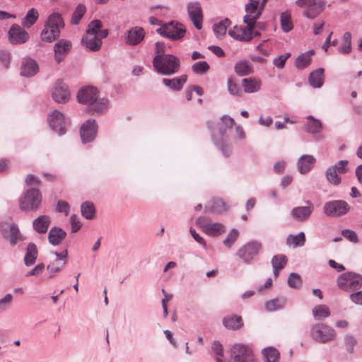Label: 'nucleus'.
Instances as JSON below:
<instances>
[{
  "label": "nucleus",
  "mask_w": 362,
  "mask_h": 362,
  "mask_svg": "<svg viewBox=\"0 0 362 362\" xmlns=\"http://www.w3.org/2000/svg\"><path fill=\"white\" fill-rule=\"evenodd\" d=\"M79 103L88 105V110L93 115H100L107 107L108 100L99 98V91L97 88L88 86L81 88L76 95Z\"/></svg>",
  "instance_id": "nucleus-1"
},
{
  "label": "nucleus",
  "mask_w": 362,
  "mask_h": 362,
  "mask_svg": "<svg viewBox=\"0 0 362 362\" xmlns=\"http://www.w3.org/2000/svg\"><path fill=\"white\" fill-rule=\"evenodd\" d=\"M64 25L63 18L59 13L50 14L40 33L41 40L46 42H52L59 37L61 29L64 28Z\"/></svg>",
  "instance_id": "nucleus-2"
},
{
  "label": "nucleus",
  "mask_w": 362,
  "mask_h": 362,
  "mask_svg": "<svg viewBox=\"0 0 362 362\" xmlns=\"http://www.w3.org/2000/svg\"><path fill=\"white\" fill-rule=\"evenodd\" d=\"M152 63L155 71L164 76L173 75L180 68L179 58L173 54L155 55Z\"/></svg>",
  "instance_id": "nucleus-3"
},
{
  "label": "nucleus",
  "mask_w": 362,
  "mask_h": 362,
  "mask_svg": "<svg viewBox=\"0 0 362 362\" xmlns=\"http://www.w3.org/2000/svg\"><path fill=\"white\" fill-rule=\"evenodd\" d=\"M42 202V194L38 189L30 188L26 190L19 200L20 209L23 211H37Z\"/></svg>",
  "instance_id": "nucleus-4"
},
{
  "label": "nucleus",
  "mask_w": 362,
  "mask_h": 362,
  "mask_svg": "<svg viewBox=\"0 0 362 362\" xmlns=\"http://www.w3.org/2000/svg\"><path fill=\"white\" fill-rule=\"evenodd\" d=\"M337 283L339 289L354 292L362 287V276L352 272H345L338 276Z\"/></svg>",
  "instance_id": "nucleus-5"
},
{
  "label": "nucleus",
  "mask_w": 362,
  "mask_h": 362,
  "mask_svg": "<svg viewBox=\"0 0 362 362\" xmlns=\"http://www.w3.org/2000/svg\"><path fill=\"white\" fill-rule=\"evenodd\" d=\"M310 337L316 342L326 344L336 338L335 330L325 323H316L311 326Z\"/></svg>",
  "instance_id": "nucleus-6"
},
{
  "label": "nucleus",
  "mask_w": 362,
  "mask_h": 362,
  "mask_svg": "<svg viewBox=\"0 0 362 362\" xmlns=\"http://www.w3.org/2000/svg\"><path fill=\"white\" fill-rule=\"evenodd\" d=\"M207 124L211 130L213 141L214 139L221 141L225 140L227 130L235 125V122L232 117L223 115L221 117L220 122L217 123L208 122Z\"/></svg>",
  "instance_id": "nucleus-7"
},
{
  "label": "nucleus",
  "mask_w": 362,
  "mask_h": 362,
  "mask_svg": "<svg viewBox=\"0 0 362 362\" xmlns=\"http://www.w3.org/2000/svg\"><path fill=\"white\" fill-rule=\"evenodd\" d=\"M160 35L172 40L182 39L186 33V29L182 24L178 21H172L168 23L163 24L156 30Z\"/></svg>",
  "instance_id": "nucleus-8"
},
{
  "label": "nucleus",
  "mask_w": 362,
  "mask_h": 362,
  "mask_svg": "<svg viewBox=\"0 0 362 362\" xmlns=\"http://www.w3.org/2000/svg\"><path fill=\"white\" fill-rule=\"evenodd\" d=\"M232 362H257L251 348L247 345L238 344L231 349ZM216 362H223L217 358Z\"/></svg>",
  "instance_id": "nucleus-9"
},
{
  "label": "nucleus",
  "mask_w": 362,
  "mask_h": 362,
  "mask_svg": "<svg viewBox=\"0 0 362 362\" xmlns=\"http://www.w3.org/2000/svg\"><path fill=\"white\" fill-rule=\"evenodd\" d=\"M47 121L50 129L59 136L66 134L69 121L65 118L62 112L58 110L52 111L48 115Z\"/></svg>",
  "instance_id": "nucleus-10"
},
{
  "label": "nucleus",
  "mask_w": 362,
  "mask_h": 362,
  "mask_svg": "<svg viewBox=\"0 0 362 362\" xmlns=\"http://www.w3.org/2000/svg\"><path fill=\"white\" fill-rule=\"evenodd\" d=\"M262 249V244L256 240L250 241L237 251V256L245 264H250Z\"/></svg>",
  "instance_id": "nucleus-11"
},
{
  "label": "nucleus",
  "mask_w": 362,
  "mask_h": 362,
  "mask_svg": "<svg viewBox=\"0 0 362 362\" xmlns=\"http://www.w3.org/2000/svg\"><path fill=\"white\" fill-rule=\"evenodd\" d=\"M0 230L3 238L9 241L11 246L16 245L18 240H23L18 226L13 222L0 223Z\"/></svg>",
  "instance_id": "nucleus-12"
},
{
  "label": "nucleus",
  "mask_w": 362,
  "mask_h": 362,
  "mask_svg": "<svg viewBox=\"0 0 362 362\" xmlns=\"http://www.w3.org/2000/svg\"><path fill=\"white\" fill-rule=\"evenodd\" d=\"M350 207L344 200H333L326 202L323 206V211L327 216L337 217L346 214Z\"/></svg>",
  "instance_id": "nucleus-13"
},
{
  "label": "nucleus",
  "mask_w": 362,
  "mask_h": 362,
  "mask_svg": "<svg viewBox=\"0 0 362 362\" xmlns=\"http://www.w3.org/2000/svg\"><path fill=\"white\" fill-rule=\"evenodd\" d=\"M8 39L12 45H22L30 39L29 33L18 24H13L8 32Z\"/></svg>",
  "instance_id": "nucleus-14"
},
{
  "label": "nucleus",
  "mask_w": 362,
  "mask_h": 362,
  "mask_svg": "<svg viewBox=\"0 0 362 362\" xmlns=\"http://www.w3.org/2000/svg\"><path fill=\"white\" fill-rule=\"evenodd\" d=\"M305 206L293 207L291 211V217L300 222L308 221L315 210L314 204L310 200H305Z\"/></svg>",
  "instance_id": "nucleus-15"
},
{
  "label": "nucleus",
  "mask_w": 362,
  "mask_h": 362,
  "mask_svg": "<svg viewBox=\"0 0 362 362\" xmlns=\"http://www.w3.org/2000/svg\"><path fill=\"white\" fill-rule=\"evenodd\" d=\"M72 49V43L66 39H59L54 45V59L57 64H60L67 57Z\"/></svg>",
  "instance_id": "nucleus-16"
},
{
  "label": "nucleus",
  "mask_w": 362,
  "mask_h": 362,
  "mask_svg": "<svg viewBox=\"0 0 362 362\" xmlns=\"http://www.w3.org/2000/svg\"><path fill=\"white\" fill-rule=\"evenodd\" d=\"M98 125L95 119L86 120L80 128V136L83 144L91 142L96 136Z\"/></svg>",
  "instance_id": "nucleus-17"
},
{
  "label": "nucleus",
  "mask_w": 362,
  "mask_h": 362,
  "mask_svg": "<svg viewBox=\"0 0 362 362\" xmlns=\"http://www.w3.org/2000/svg\"><path fill=\"white\" fill-rule=\"evenodd\" d=\"M187 12L190 20L197 30L202 28L203 15L201 4L199 1L190 2L187 4Z\"/></svg>",
  "instance_id": "nucleus-18"
},
{
  "label": "nucleus",
  "mask_w": 362,
  "mask_h": 362,
  "mask_svg": "<svg viewBox=\"0 0 362 362\" xmlns=\"http://www.w3.org/2000/svg\"><path fill=\"white\" fill-rule=\"evenodd\" d=\"M52 96L57 103H66L69 101L70 93L67 85L58 80L53 88Z\"/></svg>",
  "instance_id": "nucleus-19"
},
{
  "label": "nucleus",
  "mask_w": 362,
  "mask_h": 362,
  "mask_svg": "<svg viewBox=\"0 0 362 362\" xmlns=\"http://www.w3.org/2000/svg\"><path fill=\"white\" fill-rule=\"evenodd\" d=\"M39 71V66L36 61L30 57H25L22 60L21 66V75L25 77H32Z\"/></svg>",
  "instance_id": "nucleus-20"
},
{
  "label": "nucleus",
  "mask_w": 362,
  "mask_h": 362,
  "mask_svg": "<svg viewBox=\"0 0 362 362\" xmlns=\"http://www.w3.org/2000/svg\"><path fill=\"white\" fill-rule=\"evenodd\" d=\"M125 42L129 45L134 46L139 44L144 38V30L141 27H134L126 33Z\"/></svg>",
  "instance_id": "nucleus-21"
},
{
  "label": "nucleus",
  "mask_w": 362,
  "mask_h": 362,
  "mask_svg": "<svg viewBox=\"0 0 362 362\" xmlns=\"http://www.w3.org/2000/svg\"><path fill=\"white\" fill-rule=\"evenodd\" d=\"M187 76L183 74L179 77L173 78H163L162 79V83L164 86L173 91H180L182 89L183 86L187 82Z\"/></svg>",
  "instance_id": "nucleus-22"
},
{
  "label": "nucleus",
  "mask_w": 362,
  "mask_h": 362,
  "mask_svg": "<svg viewBox=\"0 0 362 362\" xmlns=\"http://www.w3.org/2000/svg\"><path fill=\"white\" fill-rule=\"evenodd\" d=\"M315 158L311 155L301 156L297 162L298 170L300 174H306L313 168Z\"/></svg>",
  "instance_id": "nucleus-23"
},
{
  "label": "nucleus",
  "mask_w": 362,
  "mask_h": 362,
  "mask_svg": "<svg viewBox=\"0 0 362 362\" xmlns=\"http://www.w3.org/2000/svg\"><path fill=\"white\" fill-rule=\"evenodd\" d=\"M66 233L62 228L57 226L51 228L48 233L47 239L49 243L54 245H59L65 239Z\"/></svg>",
  "instance_id": "nucleus-24"
},
{
  "label": "nucleus",
  "mask_w": 362,
  "mask_h": 362,
  "mask_svg": "<svg viewBox=\"0 0 362 362\" xmlns=\"http://www.w3.org/2000/svg\"><path fill=\"white\" fill-rule=\"evenodd\" d=\"M223 325L226 329L238 330L243 326V321L241 316L232 314L223 318Z\"/></svg>",
  "instance_id": "nucleus-25"
},
{
  "label": "nucleus",
  "mask_w": 362,
  "mask_h": 362,
  "mask_svg": "<svg viewBox=\"0 0 362 362\" xmlns=\"http://www.w3.org/2000/svg\"><path fill=\"white\" fill-rule=\"evenodd\" d=\"M51 223V218L47 215H42L33 222V229L39 234L47 233Z\"/></svg>",
  "instance_id": "nucleus-26"
},
{
  "label": "nucleus",
  "mask_w": 362,
  "mask_h": 362,
  "mask_svg": "<svg viewBox=\"0 0 362 362\" xmlns=\"http://www.w3.org/2000/svg\"><path fill=\"white\" fill-rule=\"evenodd\" d=\"M81 43L93 52L98 51L102 45V40L97 35L86 34L81 39Z\"/></svg>",
  "instance_id": "nucleus-27"
},
{
  "label": "nucleus",
  "mask_w": 362,
  "mask_h": 362,
  "mask_svg": "<svg viewBox=\"0 0 362 362\" xmlns=\"http://www.w3.org/2000/svg\"><path fill=\"white\" fill-rule=\"evenodd\" d=\"M226 211L227 206L221 198H214L208 205L205 206V212L221 214Z\"/></svg>",
  "instance_id": "nucleus-28"
},
{
  "label": "nucleus",
  "mask_w": 362,
  "mask_h": 362,
  "mask_svg": "<svg viewBox=\"0 0 362 362\" xmlns=\"http://www.w3.org/2000/svg\"><path fill=\"white\" fill-rule=\"evenodd\" d=\"M262 81L257 78H245L242 80V86L247 93H253L261 88Z\"/></svg>",
  "instance_id": "nucleus-29"
},
{
  "label": "nucleus",
  "mask_w": 362,
  "mask_h": 362,
  "mask_svg": "<svg viewBox=\"0 0 362 362\" xmlns=\"http://www.w3.org/2000/svg\"><path fill=\"white\" fill-rule=\"evenodd\" d=\"M38 255V250L34 243H29L26 247L25 254L24 257V264L27 267L32 266L35 264Z\"/></svg>",
  "instance_id": "nucleus-30"
},
{
  "label": "nucleus",
  "mask_w": 362,
  "mask_h": 362,
  "mask_svg": "<svg viewBox=\"0 0 362 362\" xmlns=\"http://www.w3.org/2000/svg\"><path fill=\"white\" fill-rule=\"evenodd\" d=\"M308 81L312 87L321 88L324 83V69L318 68L310 72Z\"/></svg>",
  "instance_id": "nucleus-31"
},
{
  "label": "nucleus",
  "mask_w": 362,
  "mask_h": 362,
  "mask_svg": "<svg viewBox=\"0 0 362 362\" xmlns=\"http://www.w3.org/2000/svg\"><path fill=\"white\" fill-rule=\"evenodd\" d=\"M287 303V298L284 296H280L269 300L265 303V309L268 312H275L283 309Z\"/></svg>",
  "instance_id": "nucleus-32"
},
{
  "label": "nucleus",
  "mask_w": 362,
  "mask_h": 362,
  "mask_svg": "<svg viewBox=\"0 0 362 362\" xmlns=\"http://www.w3.org/2000/svg\"><path fill=\"white\" fill-rule=\"evenodd\" d=\"M307 119L309 120L308 122L303 125V129L310 134H317L321 132L322 129V124L319 119H315L312 115H308Z\"/></svg>",
  "instance_id": "nucleus-33"
},
{
  "label": "nucleus",
  "mask_w": 362,
  "mask_h": 362,
  "mask_svg": "<svg viewBox=\"0 0 362 362\" xmlns=\"http://www.w3.org/2000/svg\"><path fill=\"white\" fill-rule=\"evenodd\" d=\"M235 72L240 76L250 75L253 72L252 64L247 60H240L238 62L234 67Z\"/></svg>",
  "instance_id": "nucleus-34"
},
{
  "label": "nucleus",
  "mask_w": 362,
  "mask_h": 362,
  "mask_svg": "<svg viewBox=\"0 0 362 362\" xmlns=\"http://www.w3.org/2000/svg\"><path fill=\"white\" fill-rule=\"evenodd\" d=\"M39 13L37 9L32 8L25 14V17L22 19L21 25L23 28H30L37 21Z\"/></svg>",
  "instance_id": "nucleus-35"
},
{
  "label": "nucleus",
  "mask_w": 362,
  "mask_h": 362,
  "mask_svg": "<svg viewBox=\"0 0 362 362\" xmlns=\"http://www.w3.org/2000/svg\"><path fill=\"white\" fill-rule=\"evenodd\" d=\"M262 354L264 362H279L280 354L276 349L274 347H267L262 349Z\"/></svg>",
  "instance_id": "nucleus-36"
},
{
  "label": "nucleus",
  "mask_w": 362,
  "mask_h": 362,
  "mask_svg": "<svg viewBox=\"0 0 362 362\" xmlns=\"http://www.w3.org/2000/svg\"><path fill=\"white\" fill-rule=\"evenodd\" d=\"M230 21L227 18L221 21L218 23H215L213 25V30L215 35L217 37L224 36L226 33L227 28L230 25Z\"/></svg>",
  "instance_id": "nucleus-37"
},
{
  "label": "nucleus",
  "mask_w": 362,
  "mask_h": 362,
  "mask_svg": "<svg viewBox=\"0 0 362 362\" xmlns=\"http://www.w3.org/2000/svg\"><path fill=\"white\" fill-rule=\"evenodd\" d=\"M334 167L329 166L325 171V177L329 183L334 186L339 185L341 182V177Z\"/></svg>",
  "instance_id": "nucleus-38"
},
{
  "label": "nucleus",
  "mask_w": 362,
  "mask_h": 362,
  "mask_svg": "<svg viewBox=\"0 0 362 362\" xmlns=\"http://www.w3.org/2000/svg\"><path fill=\"white\" fill-rule=\"evenodd\" d=\"M280 23L282 30L285 33H288L293 29L291 15L288 11H284L281 13Z\"/></svg>",
  "instance_id": "nucleus-39"
},
{
  "label": "nucleus",
  "mask_w": 362,
  "mask_h": 362,
  "mask_svg": "<svg viewBox=\"0 0 362 362\" xmlns=\"http://www.w3.org/2000/svg\"><path fill=\"white\" fill-rule=\"evenodd\" d=\"M81 215L88 220H90L93 218L95 209L93 203L91 202H84L81 205Z\"/></svg>",
  "instance_id": "nucleus-40"
},
{
  "label": "nucleus",
  "mask_w": 362,
  "mask_h": 362,
  "mask_svg": "<svg viewBox=\"0 0 362 362\" xmlns=\"http://www.w3.org/2000/svg\"><path fill=\"white\" fill-rule=\"evenodd\" d=\"M313 315L315 320H321L330 315L329 308L325 305H319L313 308Z\"/></svg>",
  "instance_id": "nucleus-41"
},
{
  "label": "nucleus",
  "mask_w": 362,
  "mask_h": 362,
  "mask_svg": "<svg viewBox=\"0 0 362 362\" xmlns=\"http://www.w3.org/2000/svg\"><path fill=\"white\" fill-rule=\"evenodd\" d=\"M86 11V8L84 4H79L75 8L71 18V23L72 25H78L80 21L84 16Z\"/></svg>",
  "instance_id": "nucleus-42"
},
{
  "label": "nucleus",
  "mask_w": 362,
  "mask_h": 362,
  "mask_svg": "<svg viewBox=\"0 0 362 362\" xmlns=\"http://www.w3.org/2000/svg\"><path fill=\"white\" fill-rule=\"evenodd\" d=\"M205 230L211 236H218L225 232L224 226L220 223H209L206 226Z\"/></svg>",
  "instance_id": "nucleus-43"
},
{
  "label": "nucleus",
  "mask_w": 362,
  "mask_h": 362,
  "mask_svg": "<svg viewBox=\"0 0 362 362\" xmlns=\"http://www.w3.org/2000/svg\"><path fill=\"white\" fill-rule=\"evenodd\" d=\"M305 235L303 232H300L297 235H289L287 238L288 243H291L294 247H300L305 243Z\"/></svg>",
  "instance_id": "nucleus-44"
},
{
  "label": "nucleus",
  "mask_w": 362,
  "mask_h": 362,
  "mask_svg": "<svg viewBox=\"0 0 362 362\" xmlns=\"http://www.w3.org/2000/svg\"><path fill=\"white\" fill-rule=\"evenodd\" d=\"M344 45L339 49V51L342 54H349L351 52V34L349 32H346L343 36Z\"/></svg>",
  "instance_id": "nucleus-45"
},
{
  "label": "nucleus",
  "mask_w": 362,
  "mask_h": 362,
  "mask_svg": "<svg viewBox=\"0 0 362 362\" xmlns=\"http://www.w3.org/2000/svg\"><path fill=\"white\" fill-rule=\"evenodd\" d=\"M239 236V232L237 229L233 228L230 230L229 233L228 234L226 239L223 240V245L228 247L230 248L233 244L236 242L238 240V238Z\"/></svg>",
  "instance_id": "nucleus-46"
},
{
  "label": "nucleus",
  "mask_w": 362,
  "mask_h": 362,
  "mask_svg": "<svg viewBox=\"0 0 362 362\" xmlns=\"http://www.w3.org/2000/svg\"><path fill=\"white\" fill-rule=\"evenodd\" d=\"M227 88L228 91L230 95L238 97L242 96L243 93L240 88L232 78H228L227 81Z\"/></svg>",
  "instance_id": "nucleus-47"
},
{
  "label": "nucleus",
  "mask_w": 362,
  "mask_h": 362,
  "mask_svg": "<svg viewBox=\"0 0 362 362\" xmlns=\"http://www.w3.org/2000/svg\"><path fill=\"white\" fill-rule=\"evenodd\" d=\"M210 69V66L206 61H200L192 66V71L195 74H204Z\"/></svg>",
  "instance_id": "nucleus-48"
},
{
  "label": "nucleus",
  "mask_w": 362,
  "mask_h": 362,
  "mask_svg": "<svg viewBox=\"0 0 362 362\" xmlns=\"http://www.w3.org/2000/svg\"><path fill=\"white\" fill-rule=\"evenodd\" d=\"M214 144L219 148L222 154L228 158L231 154V146L226 143V140L219 141L218 139H214Z\"/></svg>",
  "instance_id": "nucleus-49"
},
{
  "label": "nucleus",
  "mask_w": 362,
  "mask_h": 362,
  "mask_svg": "<svg viewBox=\"0 0 362 362\" xmlns=\"http://www.w3.org/2000/svg\"><path fill=\"white\" fill-rule=\"evenodd\" d=\"M312 62V58H309L304 54H300L296 59L295 66L298 69L302 70L308 66Z\"/></svg>",
  "instance_id": "nucleus-50"
},
{
  "label": "nucleus",
  "mask_w": 362,
  "mask_h": 362,
  "mask_svg": "<svg viewBox=\"0 0 362 362\" xmlns=\"http://www.w3.org/2000/svg\"><path fill=\"white\" fill-rule=\"evenodd\" d=\"M272 267H277L280 269H284L287 263V257L285 255H274L272 259Z\"/></svg>",
  "instance_id": "nucleus-51"
},
{
  "label": "nucleus",
  "mask_w": 362,
  "mask_h": 362,
  "mask_svg": "<svg viewBox=\"0 0 362 362\" xmlns=\"http://www.w3.org/2000/svg\"><path fill=\"white\" fill-rule=\"evenodd\" d=\"M102 28V23L100 20H93L88 25L86 34L97 35Z\"/></svg>",
  "instance_id": "nucleus-52"
},
{
  "label": "nucleus",
  "mask_w": 362,
  "mask_h": 362,
  "mask_svg": "<svg viewBox=\"0 0 362 362\" xmlns=\"http://www.w3.org/2000/svg\"><path fill=\"white\" fill-rule=\"evenodd\" d=\"M288 285L293 288H299L302 284L300 276L297 273L290 274L288 278Z\"/></svg>",
  "instance_id": "nucleus-53"
},
{
  "label": "nucleus",
  "mask_w": 362,
  "mask_h": 362,
  "mask_svg": "<svg viewBox=\"0 0 362 362\" xmlns=\"http://www.w3.org/2000/svg\"><path fill=\"white\" fill-rule=\"evenodd\" d=\"M357 344V340L351 334H346L344 337V344L347 352L352 354L354 351V346Z\"/></svg>",
  "instance_id": "nucleus-54"
},
{
  "label": "nucleus",
  "mask_w": 362,
  "mask_h": 362,
  "mask_svg": "<svg viewBox=\"0 0 362 362\" xmlns=\"http://www.w3.org/2000/svg\"><path fill=\"white\" fill-rule=\"evenodd\" d=\"M64 266H62V262H57V261L51 262L47 266V270L50 273L49 278L52 279L54 276V274L61 272Z\"/></svg>",
  "instance_id": "nucleus-55"
},
{
  "label": "nucleus",
  "mask_w": 362,
  "mask_h": 362,
  "mask_svg": "<svg viewBox=\"0 0 362 362\" xmlns=\"http://www.w3.org/2000/svg\"><path fill=\"white\" fill-rule=\"evenodd\" d=\"M245 26H243L240 41L241 42H249L252 40L251 30L253 28L251 24L249 23H245Z\"/></svg>",
  "instance_id": "nucleus-56"
},
{
  "label": "nucleus",
  "mask_w": 362,
  "mask_h": 362,
  "mask_svg": "<svg viewBox=\"0 0 362 362\" xmlns=\"http://www.w3.org/2000/svg\"><path fill=\"white\" fill-rule=\"evenodd\" d=\"M261 15H262L261 10H257L254 13L246 14L243 17V22L249 23L250 24L252 25V26L253 28H255L256 22H257V21L260 18Z\"/></svg>",
  "instance_id": "nucleus-57"
},
{
  "label": "nucleus",
  "mask_w": 362,
  "mask_h": 362,
  "mask_svg": "<svg viewBox=\"0 0 362 362\" xmlns=\"http://www.w3.org/2000/svg\"><path fill=\"white\" fill-rule=\"evenodd\" d=\"M291 54L290 52L279 55L274 59L273 63L278 69H283L285 66L286 60L291 57Z\"/></svg>",
  "instance_id": "nucleus-58"
},
{
  "label": "nucleus",
  "mask_w": 362,
  "mask_h": 362,
  "mask_svg": "<svg viewBox=\"0 0 362 362\" xmlns=\"http://www.w3.org/2000/svg\"><path fill=\"white\" fill-rule=\"evenodd\" d=\"M349 161L347 160H341L332 165L338 172L339 174H346L349 171Z\"/></svg>",
  "instance_id": "nucleus-59"
},
{
  "label": "nucleus",
  "mask_w": 362,
  "mask_h": 362,
  "mask_svg": "<svg viewBox=\"0 0 362 362\" xmlns=\"http://www.w3.org/2000/svg\"><path fill=\"white\" fill-rule=\"evenodd\" d=\"M341 235L352 243H357L358 242L356 233L352 230L344 229L341 230Z\"/></svg>",
  "instance_id": "nucleus-60"
},
{
  "label": "nucleus",
  "mask_w": 362,
  "mask_h": 362,
  "mask_svg": "<svg viewBox=\"0 0 362 362\" xmlns=\"http://www.w3.org/2000/svg\"><path fill=\"white\" fill-rule=\"evenodd\" d=\"M70 223L71 225L72 233H76L81 229L82 226L79 217L76 214H73L71 216Z\"/></svg>",
  "instance_id": "nucleus-61"
},
{
  "label": "nucleus",
  "mask_w": 362,
  "mask_h": 362,
  "mask_svg": "<svg viewBox=\"0 0 362 362\" xmlns=\"http://www.w3.org/2000/svg\"><path fill=\"white\" fill-rule=\"evenodd\" d=\"M13 300V296L11 293H7L4 298L0 299V311L6 310L11 304Z\"/></svg>",
  "instance_id": "nucleus-62"
},
{
  "label": "nucleus",
  "mask_w": 362,
  "mask_h": 362,
  "mask_svg": "<svg viewBox=\"0 0 362 362\" xmlns=\"http://www.w3.org/2000/svg\"><path fill=\"white\" fill-rule=\"evenodd\" d=\"M259 1V0H250L245 5V10L247 14L254 13L258 10Z\"/></svg>",
  "instance_id": "nucleus-63"
},
{
  "label": "nucleus",
  "mask_w": 362,
  "mask_h": 362,
  "mask_svg": "<svg viewBox=\"0 0 362 362\" xmlns=\"http://www.w3.org/2000/svg\"><path fill=\"white\" fill-rule=\"evenodd\" d=\"M349 298L354 303L362 305V290L351 293Z\"/></svg>",
  "instance_id": "nucleus-64"
}]
</instances>
